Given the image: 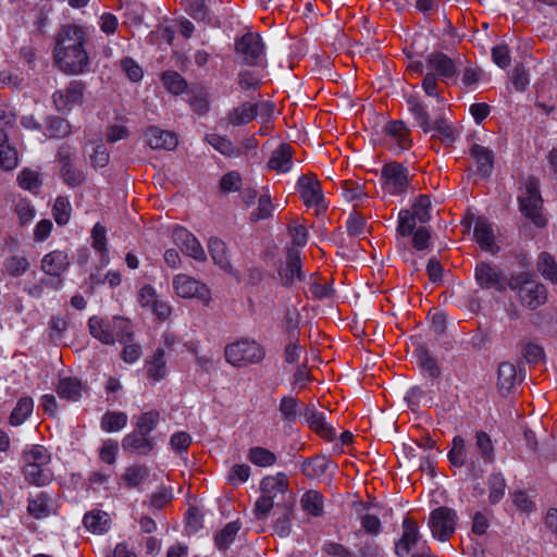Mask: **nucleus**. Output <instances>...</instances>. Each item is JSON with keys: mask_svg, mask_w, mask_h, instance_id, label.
Masks as SVG:
<instances>
[{"mask_svg": "<svg viewBox=\"0 0 557 557\" xmlns=\"http://www.w3.org/2000/svg\"><path fill=\"white\" fill-rule=\"evenodd\" d=\"M206 140L219 152L224 156L232 157L237 156L238 150L235 149L233 143L218 134H209L206 136Z\"/></svg>", "mask_w": 557, "mask_h": 557, "instance_id": "obj_58", "label": "nucleus"}, {"mask_svg": "<svg viewBox=\"0 0 557 557\" xmlns=\"http://www.w3.org/2000/svg\"><path fill=\"white\" fill-rule=\"evenodd\" d=\"M292 505L286 503L284 511L274 523V532L281 537H287L292 531Z\"/></svg>", "mask_w": 557, "mask_h": 557, "instance_id": "obj_59", "label": "nucleus"}, {"mask_svg": "<svg viewBox=\"0 0 557 557\" xmlns=\"http://www.w3.org/2000/svg\"><path fill=\"white\" fill-rule=\"evenodd\" d=\"M258 114V104L251 102H244L237 108H234L227 114V121L234 126L248 124Z\"/></svg>", "mask_w": 557, "mask_h": 557, "instance_id": "obj_27", "label": "nucleus"}, {"mask_svg": "<svg viewBox=\"0 0 557 557\" xmlns=\"http://www.w3.org/2000/svg\"><path fill=\"white\" fill-rule=\"evenodd\" d=\"M474 237L480 247L485 251H493L495 238L491 225L479 221L474 227Z\"/></svg>", "mask_w": 557, "mask_h": 557, "instance_id": "obj_45", "label": "nucleus"}, {"mask_svg": "<svg viewBox=\"0 0 557 557\" xmlns=\"http://www.w3.org/2000/svg\"><path fill=\"white\" fill-rule=\"evenodd\" d=\"M18 185L28 191L37 193L41 186L39 174L33 170L24 169L17 176Z\"/></svg>", "mask_w": 557, "mask_h": 557, "instance_id": "obj_60", "label": "nucleus"}, {"mask_svg": "<svg viewBox=\"0 0 557 557\" xmlns=\"http://www.w3.org/2000/svg\"><path fill=\"white\" fill-rule=\"evenodd\" d=\"M160 420V413L157 410H150L141 413L136 421V431L150 435L157 428Z\"/></svg>", "mask_w": 557, "mask_h": 557, "instance_id": "obj_54", "label": "nucleus"}, {"mask_svg": "<svg viewBox=\"0 0 557 557\" xmlns=\"http://www.w3.org/2000/svg\"><path fill=\"white\" fill-rule=\"evenodd\" d=\"M87 530L92 533H103L109 529V515L102 510H92L84 516L83 520Z\"/></svg>", "mask_w": 557, "mask_h": 557, "instance_id": "obj_39", "label": "nucleus"}, {"mask_svg": "<svg viewBox=\"0 0 557 557\" xmlns=\"http://www.w3.org/2000/svg\"><path fill=\"white\" fill-rule=\"evenodd\" d=\"M451 444L453 447L447 455L449 462L454 467L458 468H461L466 465H469L471 468H474L475 460L472 456H468L465 440L461 436L457 435L453 438Z\"/></svg>", "mask_w": 557, "mask_h": 557, "instance_id": "obj_26", "label": "nucleus"}, {"mask_svg": "<svg viewBox=\"0 0 557 557\" xmlns=\"http://www.w3.org/2000/svg\"><path fill=\"white\" fill-rule=\"evenodd\" d=\"M409 111L414 117V121L424 133L433 131V123L425 106L414 97L407 100Z\"/></svg>", "mask_w": 557, "mask_h": 557, "instance_id": "obj_29", "label": "nucleus"}, {"mask_svg": "<svg viewBox=\"0 0 557 557\" xmlns=\"http://www.w3.org/2000/svg\"><path fill=\"white\" fill-rule=\"evenodd\" d=\"M506 481L502 473H493L488 479V499L491 504H497L505 495Z\"/></svg>", "mask_w": 557, "mask_h": 557, "instance_id": "obj_57", "label": "nucleus"}, {"mask_svg": "<svg viewBox=\"0 0 557 557\" xmlns=\"http://www.w3.org/2000/svg\"><path fill=\"white\" fill-rule=\"evenodd\" d=\"M148 475L149 470L146 466H131L125 469L122 479L128 488H133L141 484Z\"/></svg>", "mask_w": 557, "mask_h": 557, "instance_id": "obj_52", "label": "nucleus"}, {"mask_svg": "<svg viewBox=\"0 0 557 557\" xmlns=\"http://www.w3.org/2000/svg\"><path fill=\"white\" fill-rule=\"evenodd\" d=\"M301 507L305 511L314 517H319L323 512V497L317 491H308L301 497Z\"/></svg>", "mask_w": 557, "mask_h": 557, "instance_id": "obj_47", "label": "nucleus"}, {"mask_svg": "<svg viewBox=\"0 0 557 557\" xmlns=\"http://www.w3.org/2000/svg\"><path fill=\"white\" fill-rule=\"evenodd\" d=\"M74 156L75 149L72 146L63 144L59 147L58 160L61 164V177L70 187L79 186L85 180L83 171L73 165Z\"/></svg>", "mask_w": 557, "mask_h": 557, "instance_id": "obj_9", "label": "nucleus"}, {"mask_svg": "<svg viewBox=\"0 0 557 557\" xmlns=\"http://www.w3.org/2000/svg\"><path fill=\"white\" fill-rule=\"evenodd\" d=\"M211 1L212 0H193L189 3L188 14L198 22H205L208 25H216L219 22L211 16L208 8Z\"/></svg>", "mask_w": 557, "mask_h": 557, "instance_id": "obj_43", "label": "nucleus"}, {"mask_svg": "<svg viewBox=\"0 0 557 557\" xmlns=\"http://www.w3.org/2000/svg\"><path fill=\"white\" fill-rule=\"evenodd\" d=\"M85 90L86 84L83 81H71L65 88L53 92L55 109L61 113L70 112L75 106L83 103Z\"/></svg>", "mask_w": 557, "mask_h": 557, "instance_id": "obj_8", "label": "nucleus"}, {"mask_svg": "<svg viewBox=\"0 0 557 557\" xmlns=\"http://www.w3.org/2000/svg\"><path fill=\"white\" fill-rule=\"evenodd\" d=\"M430 209H431L430 197L426 195H420L419 198L412 205V210H410V211H411V214H413L414 218L420 223H426L431 219Z\"/></svg>", "mask_w": 557, "mask_h": 557, "instance_id": "obj_61", "label": "nucleus"}, {"mask_svg": "<svg viewBox=\"0 0 557 557\" xmlns=\"http://www.w3.org/2000/svg\"><path fill=\"white\" fill-rule=\"evenodd\" d=\"M154 438L150 435L133 431L122 440V447L126 451L136 455L147 456L154 449Z\"/></svg>", "mask_w": 557, "mask_h": 557, "instance_id": "obj_18", "label": "nucleus"}, {"mask_svg": "<svg viewBox=\"0 0 557 557\" xmlns=\"http://www.w3.org/2000/svg\"><path fill=\"white\" fill-rule=\"evenodd\" d=\"M47 135L50 138H65L72 132L70 122L61 116H49L46 120Z\"/></svg>", "mask_w": 557, "mask_h": 557, "instance_id": "obj_42", "label": "nucleus"}, {"mask_svg": "<svg viewBox=\"0 0 557 557\" xmlns=\"http://www.w3.org/2000/svg\"><path fill=\"white\" fill-rule=\"evenodd\" d=\"M421 537L419 527L416 521L405 518L403 521V534L395 543L394 552L398 557H406L418 544Z\"/></svg>", "mask_w": 557, "mask_h": 557, "instance_id": "obj_13", "label": "nucleus"}, {"mask_svg": "<svg viewBox=\"0 0 557 557\" xmlns=\"http://www.w3.org/2000/svg\"><path fill=\"white\" fill-rule=\"evenodd\" d=\"M24 475L27 482L37 486H44L52 479L50 469L41 465H24Z\"/></svg>", "mask_w": 557, "mask_h": 557, "instance_id": "obj_37", "label": "nucleus"}, {"mask_svg": "<svg viewBox=\"0 0 557 557\" xmlns=\"http://www.w3.org/2000/svg\"><path fill=\"white\" fill-rule=\"evenodd\" d=\"M457 521L456 510L442 506L431 511L429 527L435 539L445 542L455 533Z\"/></svg>", "mask_w": 557, "mask_h": 557, "instance_id": "obj_5", "label": "nucleus"}, {"mask_svg": "<svg viewBox=\"0 0 557 557\" xmlns=\"http://www.w3.org/2000/svg\"><path fill=\"white\" fill-rule=\"evenodd\" d=\"M173 288L178 297L196 298L203 305H209L211 292L208 286L186 274H177L173 278Z\"/></svg>", "mask_w": 557, "mask_h": 557, "instance_id": "obj_7", "label": "nucleus"}, {"mask_svg": "<svg viewBox=\"0 0 557 557\" xmlns=\"http://www.w3.org/2000/svg\"><path fill=\"white\" fill-rule=\"evenodd\" d=\"M417 221L418 220L414 218L413 214H411L410 210H400L398 213L397 233L404 237L413 234Z\"/></svg>", "mask_w": 557, "mask_h": 557, "instance_id": "obj_62", "label": "nucleus"}, {"mask_svg": "<svg viewBox=\"0 0 557 557\" xmlns=\"http://www.w3.org/2000/svg\"><path fill=\"white\" fill-rule=\"evenodd\" d=\"M474 446L479 457L484 463H492L495 459V448L493 442L487 433L484 431H476L474 434Z\"/></svg>", "mask_w": 557, "mask_h": 557, "instance_id": "obj_36", "label": "nucleus"}, {"mask_svg": "<svg viewBox=\"0 0 557 557\" xmlns=\"http://www.w3.org/2000/svg\"><path fill=\"white\" fill-rule=\"evenodd\" d=\"M520 212L537 227L546 225V219L542 213L543 199L540 191V182L530 176L525 183V189L518 196Z\"/></svg>", "mask_w": 557, "mask_h": 557, "instance_id": "obj_2", "label": "nucleus"}, {"mask_svg": "<svg viewBox=\"0 0 557 557\" xmlns=\"http://www.w3.org/2000/svg\"><path fill=\"white\" fill-rule=\"evenodd\" d=\"M87 32L78 25H64L55 36L53 59L60 71L79 75L89 71L90 59L85 49Z\"/></svg>", "mask_w": 557, "mask_h": 557, "instance_id": "obj_1", "label": "nucleus"}, {"mask_svg": "<svg viewBox=\"0 0 557 557\" xmlns=\"http://www.w3.org/2000/svg\"><path fill=\"white\" fill-rule=\"evenodd\" d=\"M127 414L122 411H107L100 421V428L107 433L124 429L127 424Z\"/></svg>", "mask_w": 557, "mask_h": 557, "instance_id": "obj_41", "label": "nucleus"}, {"mask_svg": "<svg viewBox=\"0 0 557 557\" xmlns=\"http://www.w3.org/2000/svg\"><path fill=\"white\" fill-rule=\"evenodd\" d=\"M84 386L75 377H64L59 381L57 393L60 398L77 401L82 397Z\"/></svg>", "mask_w": 557, "mask_h": 557, "instance_id": "obj_31", "label": "nucleus"}, {"mask_svg": "<svg viewBox=\"0 0 557 557\" xmlns=\"http://www.w3.org/2000/svg\"><path fill=\"white\" fill-rule=\"evenodd\" d=\"M274 506L278 507V502L273 500L270 498V496L261 494V496L257 499L253 508V515L256 519L265 520Z\"/></svg>", "mask_w": 557, "mask_h": 557, "instance_id": "obj_64", "label": "nucleus"}, {"mask_svg": "<svg viewBox=\"0 0 557 557\" xmlns=\"http://www.w3.org/2000/svg\"><path fill=\"white\" fill-rule=\"evenodd\" d=\"M278 410L285 421L293 423L300 414L299 401L292 396H285L281 399Z\"/></svg>", "mask_w": 557, "mask_h": 557, "instance_id": "obj_55", "label": "nucleus"}, {"mask_svg": "<svg viewBox=\"0 0 557 557\" xmlns=\"http://www.w3.org/2000/svg\"><path fill=\"white\" fill-rule=\"evenodd\" d=\"M23 460L25 465L47 466L50 461V455L46 447L35 445L24 450Z\"/></svg>", "mask_w": 557, "mask_h": 557, "instance_id": "obj_53", "label": "nucleus"}, {"mask_svg": "<svg viewBox=\"0 0 557 557\" xmlns=\"http://www.w3.org/2000/svg\"><path fill=\"white\" fill-rule=\"evenodd\" d=\"M225 359L234 367L260 363L265 357L264 348L255 341L242 339L225 347Z\"/></svg>", "mask_w": 557, "mask_h": 557, "instance_id": "obj_3", "label": "nucleus"}, {"mask_svg": "<svg viewBox=\"0 0 557 557\" xmlns=\"http://www.w3.org/2000/svg\"><path fill=\"white\" fill-rule=\"evenodd\" d=\"M474 276L478 285L485 289H496L503 292L506 284L498 267L487 262H479L474 270Z\"/></svg>", "mask_w": 557, "mask_h": 557, "instance_id": "obj_11", "label": "nucleus"}, {"mask_svg": "<svg viewBox=\"0 0 557 557\" xmlns=\"http://www.w3.org/2000/svg\"><path fill=\"white\" fill-rule=\"evenodd\" d=\"M536 269L544 280L557 284V261L553 255L542 251L536 260Z\"/></svg>", "mask_w": 557, "mask_h": 557, "instance_id": "obj_33", "label": "nucleus"}, {"mask_svg": "<svg viewBox=\"0 0 557 557\" xmlns=\"http://www.w3.org/2000/svg\"><path fill=\"white\" fill-rule=\"evenodd\" d=\"M247 458L258 467H270L276 462L275 454L260 446L250 448Z\"/></svg>", "mask_w": 557, "mask_h": 557, "instance_id": "obj_49", "label": "nucleus"}, {"mask_svg": "<svg viewBox=\"0 0 557 557\" xmlns=\"http://www.w3.org/2000/svg\"><path fill=\"white\" fill-rule=\"evenodd\" d=\"M283 285L289 287L294 284L295 278L305 281L306 276L301 270L300 251L298 248L288 247L286 250L285 268L280 271Z\"/></svg>", "mask_w": 557, "mask_h": 557, "instance_id": "obj_16", "label": "nucleus"}, {"mask_svg": "<svg viewBox=\"0 0 557 557\" xmlns=\"http://www.w3.org/2000/svg\"><path fill=\"white\" fill-rule=\"evenodd\" d=\"M27 511L36 519L48 517L51 513V498L49 494L40 492L34 498L28 499Z\"/></svg>", "mask_w": 557, "mask_h": 557, "instance_id": "obj_34", "label": "nucleus"}, {"mask_svg": "<svg viewBox=\"0 0 557 557\" xmlns=\"http://www.w3.org/2000/svg\"><path fill=\"white\" fill-rule=\"evenodd\" d=\"M329 468V461L324 457L306 459L301 465V472L310 479L323 475Z\"/></svg>", "mask_w": 557, "mask_h": 557, "instance_id": "obj_50", "label": "nucleus"}, {"mask_svg": "<svg viewBox=\"0 0 557 557\" xmlns=\"http://www.w3.org/2000/svg\"><path fill=\"white\" fill-rule=\"evenodd\" d=\"M518 380L516 366L511 362H502L497 372V385L503 395L510 392Z\"/></svg>", "mask_w": 557, "mask_h": 557, "instance_id": "obj_30", "label": "nucleus"}, {"mask_svg": "<svg viewBox=\"0 0 557 557\" xmlns=\"http://www.w3.org/2000/svg\"><path fill=\"white\" fill-rule=\"evenodd\" d=\"M89 332L92 337L100 341L106 345H113L115 343V335L112 330V321H106L99 317H91L88 320Z\"/></svg>", "mask_w": 557, "mask_h": 557, "instance_id": "obj_25", "label": "nucleus"}, {"mask_svg": "<svg viewBox=\"0 0 557 557\" xmlns=\"http://www.w3.org/2000/svg\"><path fill=\"white\" fill-rule=\"evenodd\" d=\"M426 66L445 84L455 81L457 62L442 51H433L425 58Z\"/></svg>", "mask_w": 557, "mask_h": 557, "instance_id": "obj_10", "label": "nucleus"}, {"mask_svg": "<svg viewBox=\"0 0 557 557\" xmlns=\"http://www.w3.org/2000/svg\"><path fill=\"white\" fill-rule=\"evenodd\" d=\"M209 252L214 263L225 272L231 273L235 278L239 280V272L231 265L225 243L220 238H211L208 244Z\"/></svg>", "mask_w": 557, "mask_h": 557, "instance_id": "obj_23", "label": "nucleus"}, {"mask_svg": "<svg viewBox=\"0 0 557 557\" xmlns=\"http://www.w3.org/2000/svg\"><path fill=\"white\" fill-rule=\"evenodd\" d=\"M4 269L11 276L17 277L29 269V262L25 257L12 256L5 260Z\"/></svg>", "mask_w": 557, "mask_h": 557, "instance_id": "obj_63", "label": "nucleus"}, {"mask_svg": "<svg viewBox=\"0 0 557 557\" xmlns=\"http://www.w3.org/2000/svg\"><path fill=\"white\" fill-rule=\"evenodd\" d=\"M240 522L238 520L227 523L219 533L214 536V543L221 550H225L234 542L238 531L240 530Z\"/></svg>", "mask_w": 557, "mask_h": 557, "instance_id": "obj_44", "label": "nucleus"}, {"mask_svg": "<svg viewBox=\"0 0 557 557\" xmlns=\"http://www.w3.org/2000/svg\"><path fill=\"white\" fill-rule=\"evenodd\" d=\"M261 494L270 496L276 502L278 497L282 498L284 505H286L285 496L288 491V480L285 473L278 472L275 475H268L260 482Z\"/></svg>", "mask_w": 557, "mask_h": 557, "instance_id": "obj_17", "label": "nucleus"}, {"mask_svg": "<svg viewBox=\"0 0 557 557\" xmlns=\"http://www.w3.org/2000/svg\"><path fill=\"white\" fill-rule=\"evenodd\" d=\"M386 133L396 140V148L398 151L407 150L411 146L409 138V129L406 124L400 121H391L385 126Z\"/></svg>", "mask_w": 557, "mask_h": 557, "instance_id": "obj_28", "label": "nucleus"}, {"mask_svg": "<svg viewBox=\"0 0 557 557\" xmlns=\"http://www.w3.org/2000/svg\"><path fill=\"white\" fill-rule=\"evenodd\" d=\"M34 408V401L30 397H22L10 416V423L14 426L24 423L26 418L32 413Z\"/></svg>", "mask_w": 557, "mask_h": 557, "instance_id": "obj_48", "label": "nucleus"}, {"mask_svg": "<svg viewBox=\"0 0 557 557\" xmlns=\"http://www.w3.org/2000/svg\"><path fill=\"white\" fill-rule=\"evenodd\" d=\"M164 88L172 95L178 96L187 90L186 79L176 71H165L161 75Z\"/></svg>", "mask_w": 557, "mask_h": 557, "instance_id": "obj_40", "label": "nucleus"}, {"mask_svg": "<svg viewBox=\"0 0 557 557\" xmlns=\"http://www.w3.org/2000/svg\"><path fill=\"white\" fill-rule=\"evenodd\" d=\"M470 154L476 163L475 174L488 178L494 169V152L484 146L474 144L470 148Z\"/></svg>", "mask_w": 557, "mask_h": 557, "instance_id": "obj_19", "label": "nucleus"}, {"mask_svg": "<svg viewBox=\"0 0 557 557\" xmlns=\"http://www.w3.org/2000/svg\"><path fill=\"white\" fill-rule=\"evenodd\" d=\"M302 416L309 428L324 440L333 441L336 437V432L334 428L327 423L325 413L319 411L313 405L306 406Z\"/></svg>", "mask_w": 557, "mask_h": 557, "instance_id": "obj_12", "label": "nucleus"}, {"mask_svg": "<svg viewBox=\"0 0 557 557\" xmlns=\"http://www.w3.org/2000/svg\"><path fill=\"white\" fill-rule=\"evenodd\" d=\"M521 304L530 310H535L547 300V288L544 284L532 281L529 286L522 288L519 296Z\"/></svg>", "mask_w": 557, "mask_h": 557, "instance_id": "obj_21", "label": "nucleus"}, {"mask_svg": "<svg viewBox=\"0 0 557 557\" xmlns=\"http://www.w3.org/2000/svg\"><path fill=\"white\" fill-rule=\"evenodd\" d=\"M72 207L66 197H58L52 208V214L59 225H65L71 218Z\"/></svg>", "mask_w": 557, "mask_h": 557, "instance_id": "obj_56", "label": "nucleus"}, {"mask_svg": "<svg viewBox=\"0 0 557 557\" xmlns=\"http://www.w3.org/2000/svg\"><path fill=\"white\" fill-rule=\"evenodd\" d=\"M297 186L304 203L307 207L320 206L323 202V193L314 175L304 174L298 178Z\"/></svg>", "mask_w": 557, "mask_h": 557, "instance_id": "obj_15", "label": "nucleus"}, {"mask_svg": "<svg viewBox=\"0 0 557 557\" xmlns=\"http://www.w3.org/2000/svg\"><path fill=\"white\" fill-rule=\"evenodd\" d=\"M173 239L175 244L187 256L195 260L202 261L206 259V253L198 239L186 228L176 226L173 230Z\"/></svg>", "mask_w": 557, "mask_h": 557, "instance_id": "obj_14", "label": "nucleus"}, {"mask_svg": "<svg viewBox=\"0 0 557 557\" xmlns=\"http://www.w3.org/2000/svg\"><path fill=\"white\" fill-rule=\"evenodd\" d=\"M293 148L289 144H281L268 161V168L273 171L286 173L293 165Z\"/></svg>", "mask_w": 557, "mask_h": 557, "instance_id": "obj_24", "label": "nucleus"}, {"mask_svg": "<svg viewBox=\"0 0 557 557\" xmlns=\"http://www.w3.org/2000/svg\"><path fill=\"white\" fill-rule=\"evenodd\" d=\"M187 94L189 96V104L194 112L203 115L210 110L209 92L205 87L194 86Z\"/></svg>", "mask_w": 557, "mask_h": 557, "instance_id": "obj_35", "label": "nucleus"}, {"mask_svg": "<svg viewBox=\"0 0 557 557\" xmlns=\"http://www.w3.org/2000/svg\"><path fill=\"white\" fill-rule=\"evenodd\" d=\"M70 265L69 257L61 250L47 253L41 260V270L49 276L59 277Z\"/></svg>", "mask_w": 557, "mask_h": 557, "instance_id": "obj_22", "label": "nucleus"}, {"mask_svg": "<svg viewBox=\"0 0 557 557\" xmlns=\"http://www.w3.org/2000/svg\"><path fill=\"white\" fill-rule=\"evenodd\" d=\"M414 354L417 356L420 368L425 373H428L430 377L437 379L441 375L442 371L437 362V359L430 354L426 347H417Z\"/></svg>", "mask_w": 557, "mask_h": 557, "instance_id": "obj_32", "label": "nucleus"}, {"mask_svg": "<svg viewBox=\"0 0 557 557\" xmlns=\"http://www.w3.org/2000/svg\"><path fill=\"white\" fill-rule=\"evenodd\" d=\"M147 375L154 381H161L166 375L165 354L162 348H157L152 358L147 361Z\"/></svg>", "mask_w": 557, "mask_h": 557, "instance_id": "obj_38", "label": "nucleus"}, {"mask_svg": "<svg viewBox=\"0 0 557 557\" xmlns=\"http://www.w3.org/2000/svg\"><path fill=\"white\" fill-rule=\"evenodd\" d=\"M112 330L115 335V341H119L122 344H127L133 341L134 334L128 319L114 317L112 319Z\"/></svg>", "mask_w": 557, "mask_h": 557, "instance_id": "obj_51", "label": "nucleus"}, {"mask_svg": "<svg viewBox=\"0 0 557 557\" xmlns=\"http://www.w3.org/2000/svg\"><path fill=\"white\" fill-rule=\"evenodd\" d=\"M274 205L268 193L260 195L257 208L250 213L249 220L253 223L272 218Z\"/></svg>", "mask_w": 557, "mask_h": 557, "instance_id": "obj_46", "label": "nucleus"}, {"mask_svg": "<svg viewBox=\"0 0 557 557\" xmlns=\"http://www.w3.org/2000/svg\"><path fill=\"white\" fill-rule=\"evenodd\" d=\"M145 138L152 149L172 150L177 146V138L172 132L163 131L157 126H149L145 131Z\"/></svg>", "mask_w": 557, "mask_h": 557, "instance_id": "obj_20", "label": "nucleus"}, {"mask_svg": "<svg viewBox=\"0 0 557 557\" xmlns=\"http://www.w3.org/2000/svg\"><path fill=\"white\" fill-rule=\"evenodd\" d=\"M380 182L382 188L389 195H401L408 188V169L396 161L386 163L381 170Z\"/></svg>", "mask_w": 557, "mask_h": 557, "instance_id": "obj_4", "label": "nucleus"}, {"mask_svg": "<svg viewBox=\"0 0 557 557\" xmlns=\"http://www.w3.org/2000/svg\"><path fill=\"white\" fill-rule=\"evenodd\" d=\"M235 52L245 65L256 66L264 54L262 38L257 33H247L235 40Z\"/></svg>", "mask_w": 557, "mask_h": 557, "instance_id": "obj_6", "label": "nucleus"}]
</instances>
